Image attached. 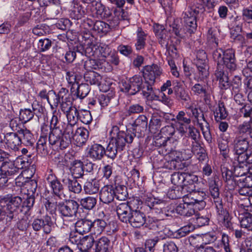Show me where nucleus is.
I'll list each match as a JSON object with an SVG mask.
<instances>
[{"label":"nucleus","instance_id":"nucleus-1","mask_svg":"<svg viewBox=\"0 0 252 252\" xmlns=\"http://www.w3.org/2000/svg\"><path fill=\"white\" fill-rule=\"evenodd\" d=\"M213 58L217 63L218 68L216 71L215 75L221 88H225L228 86V78L224 72L220 69L219 66L223 64L230 70H234L236 68L235 52L232 49L223 51L221 48L217 49L213 53Z\"/></svg>","mask_w":252,"mask_h":252},{"label":"nucleus","instance_id":"nucleus-2","mask_svg":"<svg viewBox=\"0 0 252 252\" xmlns=\"http://www.w3.org/2000/svg\"><path fill=\"white\" fill-rule=\"evenodd\" d=\"M111 139L106 148L107 156L114 159L118 152L123 151L126 143H131L133 140V135L127 132L120 131L117 126H113L110 131Z\"/></svg>","mask_w":252,"mask_h":252},{"label":"nucleus","instance_id":"nucleus-3","mask_svg":"<svg viewBox=\"0 0 252 252\" xmlns=\"http://www.w3.org/2000/svg\"><path fill=\"white\" fill-rule=\"evenodd\" d=\"M72 133L68 134L65 128L63 133L60 128H54L50 131L49 142L53 149L58 150L66 149L70 145V136Z\"/></svg>","mask_w":252,"mask_h":252},{"label":"nucleus","instance_id":"nucleus-4","mask_svg":"<svg viewBox=\"0 0 252 252\" xmlns=\"http://www.w3.org/2000/svg\"><path fill=\"white\" fill-rule=\"evenodd\" d=\"M57 207L61 217L63 220L64 224L68 225L70 221L67 220L76 216L79 207L78 203L74 200H70L65 202L59 203Z\"/></svg>","mask_w":252,"mask_h":252},{"label":"nucleus","instance_id":"nucleus-5","mask_svg":"<svg viewBox=\"0 0 252 252\" xmlns=\"http://www.w3.org/2000/svg\"><path fill=\"white\" fill-rule=\"evenodd\" d=\"M4 203L3 209L7 214L6 221H11L14 217V213L21 206L22 200L18 196H12L7 195L2 199L0 203Z\"/></svg>","mask_w":252,"mask_h":252},{"label":"nucleus","instance_id":"nucleus-6","mask_svg":"<svg viewBox=\"0 0 252 252\" xmlns=\"http://www.w3.org/2000/svg\"><path fill=\"white\" fill-rule=\"evenodd\" d=\"M25 161L21 158H17L13 162H4L0 167V172L7 179L18 175L23 168Z\"/></svg>","mask_w":252,"mask_h":252},{"label":"nucleus","instance_id":"nucleus-7","mask_svg":"<svg viewBox=\"0 0 252 252\" xmlns=\"http://www.w3.org/2000/svg\"><path fill=\"white\" fill-rule=\"evenodd\" d=\"M143 79L140 75H135L127 81L122 82L121 89L129 95H134L142 88Z\"/></svg>","mask_w":252,"mask_h":252},{"label":"nucleus","instance_id":"nucleus-8","mask_svg":"<svg viewBox=\"0 0 252 252\" xmlns=\"http://www.w3.org/2000/svg\"><path fill=\"white\" fill-rule=\"evenodd\" d=\"M199 10L194 6L188 7L186 11L182 14V18L184 24L189 28L190 32H193L197 27L196 16L198 14Z\"/></svg>","mask_w":252,"mask_h":252},{"label":"nucleus","instance_id":"nucleus-9","mask_svg":"<svg viewBox=\"0 0 252 252\" xmlns=\"http://www.w3.org/2000/svg\"><path fill=\"white\" fill-rule=\"evenodd\" d=\"M191 114H186L185 111H180L174 119L175 126L177 130L183 135L188 130V127L191 123Z\"/></svg>","mask_w":252,"mask_h":252},{"label":"nucleus","instance_id":"nucleus-10","mask_svg":"<svg viewBox=\"0 0 252 252\" xmlns=\"http://www.w3.org/2000/svg\"><path fill=\"white\" fill-rule=\"evenodd\" d=\"M198 210L203 209L206 206L204 200L206 198V193L203 191H193L183 196Z\"/></svg>","mask_w":252,"mask_h":252},{"label":"nucleus","instance_id":"nucleus-11","mask_svg":"<svg viewBox=\"0 0 252 252\" xmlns=\"http://www.w3.org/2000/svg\"><path fill=\"white\" fill-rule=\"evenodd\" d=\"M71 136H70V144L71 139L77 146L81 147L87 142L89 135V131L85 128L80 127L72 128Z\"/></svg>","mask_w":252,"mask_h":252},{"label":"nucleus","instance_id":"nucleus-12","mask_svg":"<svg viewBox=\"0 0 252 252\" xmlns=\"http://www.w3.org/2000/svg\"><path fill=\"white\" fill-rule=\"evenodd\" d=\"M161 73L160 68L157 64L145 66L143 68V76L145 83L154 84L156 79L159 76Z\"/></svg>","mask_w":252,"mask_h":252},{"label":"nucleus","instance_id":"nucleus-13","mask_svg":"<svg viewBox=\"0 0 252 252\" xmlns=\"http://www.w3.org/2000/svg\"><path fill=\"white\" fill-rule=\"evenodd\" d=\"M233 151L235 155V158L237 160V158L242 156L247 151L249 147V143L248 138L241 136H236L233 142Z\"/></svg>","mask_w":252,"mask_h":252},{"label":"nucleus","instance_id":"nucleus-14","mask_svg":"<svg viewBox=\"0 0 252 252\" xmlns=\"http://www.w3.org/2000/svg\"><path fill=\"white\" fill-rule=\"evenodd\" d=\"M231 137L228 133H222L217 139L218 147L220 150L221 155L224 158L229 157L230 152L229 143L230 141Z\"/></svg>","mask_w":252,"mask_h":252},{"label":"nucleus","instance_id":"nucleus-15","mask_svg":"<svg viewBox=\"0 0 252 252\" xmlns=\"http://www.w3.org/2000/svg\"><path fill=\"white\" fill-rule=\"evenodd\" d=\"M183 203L179 204L176 208L177 214L185 217H192L195 213V207L183 196Z\"/></svg>","mask_w":252,"mask_h":252},{"label":"nucleus","instance_id":"nucleus-16","mask_svg":"<svg viewBox=\"0 0 252 252\" xmlns=\"http://www.w3.org/2000/svg\"><path fill=\"white\" fill-rule=\"evenodd\" d=\"M86 52L90 54V56L107 58L110 55L112 50L108 46L105 44L99 46L93 45L92 47L87 48Z\"/></svg>","mask_w":252,"mask_h":252},{"label":"nucleus","instance_id":"nucleus-17","mask_svg":"<svg viewBox=\"0 0 252 252\" xmlns=\"http://www.w3.org/2000/svg\"><path fill=\"white\" fill-rule=\"evenodd\" d=\"M133 211L127 203H120L116 207V212L119 219L125 223H127L129 221Z\"/></svg>","mask_w":252,"mask_h":252},{"label":"nucleus","instance_id":"nucleus-18","mask_svg":"<svg viewBox=\"0 0 252 252\" xmlns=\"http://www.w3.org/2000/svg\"><path fill=\"white\" fill-rule=\"evenodd\" d=\"M84 77L91 84L98 86L100 90L102 92H107L109 89V85L104 86L101 84L102 77L94 71H89L85 74Z\"/></svg>","mask_w":252,"mask_h":252},{"label":"nucleus","instance_id":"nucleus-19","mask_svg":"<svg viewBox=\"0 0 252 252\" xmlns=\"http://www.w3.org/2000/svg\"><path fill=\"white\" fill-rule=\"evenodd\" d=\"M51 219L48 215H46L44 220L36 219L32 223V228L35 231H39L42 228L44 232L49 233L51 231Z\"/></svg>","mask_w":252,"mask_h":252},{"label":"nucleus","instance_id":"nucleus-20","mask_svg":"<svg viewBox=\"0 0 252 252\" xmlns=\"http://www.w3.org/2000/svg\"><path fill=\"white\" fill-rule=\"evenodd\" d=\"M87 156L94 160H100L106 154V150L100 144H94L87 149Z\"/></svg>","mask_w":252,"mask_h":252},{"label":"nucleus","instance_id":"nucleus-21","mask_svg":"<svg viewBox=\"0 0 252 252\" xmlns=\"http://www.w3.org/2000/svg\"><path fill=\"white\" fill-rule=\"evenodd\" d=\"M46 180L52 188L54 194L61 198L63 195V187L56 176L50 174L48 175Z\"/></svg>","mask_w":252,"mask_h":252},{"label":"nucleus","instance_id":"nucleus-22","mask_svg":"<svg viewBox=\"0 0 252 252\" xmlns=\"http://www.w3.org/2000/svg\"><path fill=\"white\" fill-rule=\"evenodd\" d=\"M80 69L76 66L71 70L67 72L66 79L68 83L71 86V89H75L76 86L80 83L82 79Z\"/></svg>","mask_w":252,"mask_h":252},{"label":"nucleus","instance_id":"nucleus-23","mask_svg":"<svg viewBox=\"0 0 252 252\" xmlns=\"http://www.w3.org/2000/svg\"><path fill=\"white\" fill-rule=\"evenodd\" d=\"M65 114L68 121V124L65 128L66 132L69 134L72 132V128L75 127V124L79 119V112L74 107L65 113Z\"/></svg>","mask_w":252,"mask_h":252},{"label":"nucleus","instance_id":"nucleus-24","mask_svg":"<svg viewBox=\"0 0 252 252\" xmlns=\"http://www.w3.org/2000/svg\"><path fill=\"white\" fill-rule=\"evenodd\" d=\"M128 222L134 227H140L146 222V216L143 213L135 210L132 211Z\"/></svg>","mask_w":252,"mask_h":252},{"label":"nucleus","instance_id":"nucleus-25","mask_svg":"<svg viewBox=\"0 0 252 252\" xmlns=\"http://www.w3.org/2000/svg\"><path fill=\"white\" fill-rule=\"evenodd\" d=\"M115 191L112 186H105L100 190L99 193L100 200L105 204H109L114 198Z\"/></svg>","mask_w":252,"mask_h":252},{"label":"nucleus","instance_id":"nucleus-26","mask_svg":"<svg viewBox=\"0 0 252 252\" xmlns=\"http://www.w3.org/2000/svg\"><path fill=\"white\" fill-rule=\"evenodd\" d=\"M4 140L7 146L14 150H17L21 145L18 134L16 133H7L4 136Z\"/></svg>","mask_w":252,"mask_h":252},{"label":"nucleus","instance_id":"nucleus-27","mask_svg":"<svg viewBox=\"0 0 252 252\" xmlns=\"http://www.w3.org/2000/svg\"><path fill=\"white\" fill-rule=\"evenodd\" d=\"M92 223L91 234L95 238L102 233L107 225L105 220L102 219H96L92 221Z\"/></svg>","mask_w":252,"mask_h":252},{"label":"nucleus","instance_id":"nucleus-28","mask_svg":"<svg viewBox=\"0 0 252 252\" xmlns=\"http://www.w3.org/2000/svg\"><path fill=\"white\" fill-rule=\"evenodd\" d=\"M92 220L88 219H80L75 223V230L80 234H84L91 232Z\"/></svg>","mask_w":252,"mask_h":252},{"label":"nucleus","instance_id":"nucleus-29","mask_svg":"<svg viewBox=\"0 0 252 252\" xmlns=\"http://www.w3.org/2000/svg\"><path fill=\"white\" fill-rule=\"evenodd\" d=\"M99 183L96 179H91L87 181L83 186V191L85 194H95L99 190Z\"/></svg>","mask_w":252,"mask_h":252},{"label":"nucleus","instance_id":"nucleus-30","mask_svg":"<svg viewBox=\"0 0 252 252\" xmlns=\"http://www.w3.org/2000/svg\"><path fill=\"white\" fill-rule=\"evenodd\" d=\"M21 144L26 146H32L34 142L32 134L27 129H23L18 133Z\"/></svg>","mask_w":252,"mask_h":252},{"label":"nucleus","instance_id":"nucleus-31","mask_svg":"<svg viewBox=\"0 0 252 252\" xmlns=\"http://www.w3.org/2000/svg\"><path fill=\"white\" fill-rule=\"evenodd\" d=\"M110 247V240L107 237L102 236L95 242L96 252H108Z\"/></svg>","mask_w":252,"mask_h":252},{"label":"nucleus","instance_id":"nucleus-32","mask_svg":"<svg viewBox=\"0 0 252 252\" xmlns=\"http://www.w3.org/2000/svg\"><path fill=\"white\" fill-rule=\"evenodd\" d=\"M146 37L147 33L144 32L141 28L138 27L136 31V39L135 43L136 50L140 51L145 48Z\"/></svg>","mask_w":252,"mask_h":252},{"label":"nucleus","instance_id":"nucleus-33","mask_svg":"<svg viewBox=\"0 0 252 252\" xmlns=\"http://www.w3.org/2000/svg\"><path fill=\"white\" fill-rule=\"evenodd\" d=\"M63 182L67 187L69 191L75 193H79L82 190L81 185L75 179L64 178Z\"/></svg>","mask_w":252,"mask_h":252},{"label":"nucleus","instance_id":"nucleus-34","mask_svg":"<svg viewBox=\"0 0 252 252\" xmlns=\"http://www.w3.org/2000/svg\"><path fill=\"white\" fill-rule=\"evenodd\" d=\"M192 154L196 156L197 159L199 161H203L206 158V154L204 150L202 148L198 141H192L191 150Z\"/></svg>","mask_w":252,"mask_h":252},{"label":"nucleus","instance_id":"nucleus-35","mask_svg":"<svg viewBox=\"0 0 252 252\" xmlns=\"http://www.w3.org/2000/svg\"><path fill=\"white\" fill-rule=\"evenodd\" d=\"M175 157L174 160L176 161H181L182 160H188L192 157V152L190 149H183L181 151H174L171 154Z\"/></svg>","mask_w":252,"mask_h":252},{"label":"nucleus","instance_id":"nucleus-36","mask_svg":"<svg viewBox=\"0 0 252 252\" xmlns=\"http://www.w3.org/2000/svg\"><path fill=\"white\" fill-rule=\"evenodd\" d=\"M71 174L74 178H79L84 175L83 163L80 160H75L70 169Z\"/></svg>","mask_w":252,"mask_h":252},{"label":"nucleus","instance_id":"nucleus-37","mask_svg":"<svg viewBox=\"0 0 252 252\" xmlns=\"http://www.w3.org/2000/svg\"><path fill=\"white\" fill-rule=\"evenodd\" d=\"M191 91L194 94L204 96L206 98L208 95V87L203 83H196L191 88Z\"/></svg>","mask_w":252,"mask_h":252},{"label":"nucleus","instance_id":"nucleus-38","mask_svg":"<svg viewBox=\"0 0 252 252\" xmlns=\"http://www.w3.org/2000/svg\"><path fill=\"white\" fill-rule=\"evenodd\" d=\"M144 200L146 205L150 208H152L157 205H164L166 203V201L164 199L155 197L151 194H147Z\"/></svg>","mask_w":252,"mask_h":252},{"label":"nucleus","instance_id":"nucleus-39","mask_svg":"<svg viewBox=\"0 0 252 252\" xmlns=\"http://www.w3.org/2000/svg\"><path fill=\"white\" fill-rule=\"evenodd\" d=\"M105 7L101 3L96 1L93 4V6L90 8H86L87 11L90 13V15L94 17L101 16L104 12Z\"/></svg>","mask_w":252,"mask_h":252},{"label":"nucleus","instance_id":"nucleus-40","mask_svg":"<svg viewBox=\"0 0 252 252\" xmlns=\"http://www.w3.org/2000/svg\"><path fill=\"white\" fill-rule=\"evenodd\" d=\"M86 14V11L83 7L78 3H74L72 9L70 10V17L74 19L78 20L81 19Z\"/></svg>","mask_w":252,"mask_h":252},{"label":"nucleus","instance_id":"nucleus-41","mask_svg":"<svg viewBox=\"0 0 252 252\" xmlns=\"http://www.w3.org/2000/svg\"><path fill=\"white\" fill-rule=\"evenodd\" d=\"M175 132L174 127L171 126H167L161 128L160 130L161 136L164 138V141H174L175 140L173 137Z\"/></svg>","mask_w":252,"mask_h":252},{"label":"nucleus","instance_id":"nucleus-42","mask_svg":"<svg viewBox=\"0 0 252 252\" xmlns=\"http://www.w3.org/2000/svg\"><path fill=\"white\" fill-rule=\"evenodd\" d=\"M227 116V113L226 111L223 102L219 103L218 107L214 112L215 119L216 121L219 122L221 120L225 119Z\"/></svg>","mask_w":252,"mask_h":252},{"label":"nucleus","instance_id":"nucleus-43","mask_svg":"<svg viewBox=\"0 0 252 252\" xmlns=\"http://www.w3.org/2000/svg\"><path fill=\"white\" fill-rule=\"evenodd\" d=\"M230 237L224 233H221L220 244L215 246L216 248H223L225 252H232L230 244Z\"/></svg>","mask_w":252,"mask_h":252},{"label":"nucleus","instance_id":"nucleus-44","mask_svg":"<svg viewBox=\"0 0 252 252\" xmlns=\"http://www.w3.org/2000/svg\"><path fill=\"white\" fill-rule=\"evenodd\" d=\"M240 224L242 228L246 229L248 231H252V214L246 212L241 218Z\"/></svg>","mask_w":252,"mask_h":252},{"label":"nucleus","instance_id":"nucleus-45","mask_svg":"<svg viewBox=\"0 0 252 252\" xmlns=\"http://www.w3.org/2000/svg\"><path fill=\"white\" fill-rule=\"evenodd\" d=\"M174 90L178 98L187 101L189 98L188 93L182 87V85L179 82H176V85L174 87Z\"/></svg>","mask_w":252,"mask_h":252},{"label":"nucleus","instance_id":"nucleus-46","mask_svg":"<svg viewBox=\"0 0 252 252\" xmlns=\"http://www.w3.org/2000/svg\"><path fill=\"white\" fill-rule=\"evenodd\" d=\"M96 202L97 199L95 197L88 196L81 199L80 204L84 208L87 210H91L95 207Z\"/></svg>","mask_w":252,"mask_h":252},{"label":"nucleus","instance_id":"nucleus-47","mask_svg":"<svg viewBox=\"0 0 252 252\" xmlns=\"http://www.w3.org/2000/svg\"><path fill=\"white\" fill-rule=\"evenodd\" d=\"M114 197L119 200H125L128 195L127 189L125 186L119 185L116 187L114 190Z\"/></svg>","mask_w":252,"mask_h":252},{"label":"nucleus","instance_id":"nucleus-48","mask_svg":"<svg viewBox=\"0 0 252 252\" xmlns=\"http://www.w3.org/2000/svg\"><path fill=\"white\" fill-rule=\"evenodd\" d=\"M194 216L191 219L192 221L196 224V225L201 227L208 224L209 218L208 217L201 215L197 211L195 212Z\"/></svg>","mask_w":252,"mask_h":252},{"label":"nucleus","instance_id":"nucleus-49","mask_svg":"<svg viewBox=\"0 0 252 252\" xmlns=\"http://www.w3.org/2000/svg\"><path fill=\"white\" fill-rule=\"evenodd\" d=\"M76 94L77 96L80 98H83L89 94L90 90L88 85L83 83H79L76 86Z\"/></svg>","mask_w":252,"mask_h":252},{"label":"nucleus","instance_id":"nucleus-50","mask_svg":"<svg viewBox=\"0 0 252 252\" xmlns=\"http://www.w3.org/2000/svg\"><path fill=\"white\" fill-rule=\"evenodd\" d=\"M184 172H175L172 175L171 178L172 184L182 188L184 186Z\"/></svg>","mask_w":252,"mask_h":252},{"label":"nucleus","instance_id":"nucleus-51","mask_svg":"<svg viewBox=\"0 0 252 252\" xmlns=\"http://www.w3.org/2000/svg\"><path fill=\"white\" fill-rule=\"evenodd\" d=\"M196 67L198 69L199 78L200 80L206 78L209 74V67L207 63H196Z\"/></svg>","mask_w":252,"mask_h":252},{"label":"nucleus","instance_id":"nucleus-52","mask_svg":"<svg viewBox=\"0 0 252 252\" xmlns=\"http://www.w3.org/2000/svg\"><path fill=\"white\" fill-rule=\"evenodd\" d=\"M94 29L99 33H106L110 30V26L104 22L97 21L94 25Z\"/></svg>","mask_w":252,"mask_h":252},{"label":"nucleus","instance_id":"nucleus-53","mask_svg":"<svg viewBox=\"0 0 252 252\" xmlns=\"http://www.w3.org/2000/svg\"><path fill=\"white\" fill-rule=\"evenodd\" d=\"M36 149L38 152L43 155L47 154V146L45 137L40 136L37 142Z\"/></svg>","mask_w":252,"mask_h":252},{"label":"nucleus","instance_id":"nucleus-54","mask_svg":"<svg viewBox=\"0 0 252 252\" xmlns=\"http://www.w3.org/2000/svg\"><path fill=\"white\" fill-rule=\"evenodd\" d=\"M84 67L89 71H92L91 70L101 69L102 68V64L97 60L91 59L85 62Z\"/></svg>","mask_w":252,"mask_h":252},{"label":"nucleus","instance_id":"nucleus-55","mask_svg":"<svg viewBox=\"0 0 252 252\" xmlns=\"http://www.w3.org/2000/svg\"><path fill=\"white\" fill-rule=\"evenodd\" d=\"M182 187L176 186L169 189L167 193L168 197L171 199H176L182 197Z\"/></svg>","mask_w":252,"mask_h":252},{"label":"nucleus","instance_id":"nucleus-56","mask_svg":"<svg viewBox=\"0 0 252 252\" xmlns=\"http://www.w3.org/2000/svg\"><path fill=\"white\" fill-rule=\"evenodd\" d=\"M34 116V113L30 109H22L20 111L19 118L23 123L31 120Z\"/></svg>","mask_w":252,"mask_h":252},{"label":"nucleus","instance_id":"nucleus-57","mask_svg":"<svg viewBox=\"0 0 252 252\" xmlns=\"http://www.w3.org/2000/svg\"><path fill=\"white\" fill-rule=\"evenodd\" d=\"M23 121L20 118H15L11 120L9 123V126L11 129L14 131H17L18 133L22 130Z\"/></svg>","mask_w":252,"mask_h":252},{"label":"nucleus","instance_id":"nucleus-58","mask_svg":"<svg viewBox=\"0 0 252 252\" xmlns=\"http://www.w3.org/2000/svg\"><path fill=\"white\" fill-rule=\"evenodd\" d=\"M78 119L86 125L90 124L93 120L90 112L87 110L80 111Z\"/></svg>","mask_w":252,"mask_h":252},{"label":"nucleus","instance_id":"nucleus-59","mask_svg":"<svg viewBox=\"0 0 252 252\" xmlns=\"http://www.w3.org/2000/svg\"><path fill=\"white\" fill-rule=\"evenodd\" d=\"M115 95V94L113 92L111 93V95L101 94L98 96V101L100 105L102 107H105L107 106L110 102L111 99Z\"/></svg>","mask_w":252,"mask_h":252},{"label":"nucleus","instance_id":"nucleus-60","mask_svg":"<svg viewBox=\"0 0 252 252\" xmlns=\"http://www.w3.org/2000/svg\"><path fill=\"white\" fill-rule=\"evenodd\" d=\"M94 236L90 235L84 237L81 240V243L83 247L86 250L91 249L94 243Z\"/></svg>","mask_w":252,"mask_h":252},{"label":"nucleus","instance_id":"nucleus-61","mask_svg":"<svg viewBox=\"0 0 252 252\" xmlns=\"http://www.w3.org/2000/svg\"><path fill=\"white\" fill-rule=\"evenodd\" d=\"M184 186L192 185L198 181L197 176L193 174L184 172Z\"/></svg>","mask_w":252,"mask_h":252},{"label":"nucleus","instance_id":"nucleus-62","mask_svg":"<svg viewBox=\"0 0 252 252\" xmlns=\"http://www.w3.org/2000/svg\"><path fill=\"white\" fill-rule=\"evenodd\" d=\"M238 129L240 133H249L250 135V132L252 131V121L244 122L239 125Z\"/></svg>","mask_w":252,"mask_h":252},{"label":"nucleus","instance_id":"nucleus-63","mask_svg":"<svg viewBox=\"0 0 252 252\" xmlns=\"http://www.w3.org/2000/svg\"><path fill=\"white\" fill-rule=\"evenodd\" d=\"M147 84L146 87H145L143 85H142V88L141 89L142 90V94L147 99H151L153 98L152 95L154 93L153 89L152 87L153 84Z\"/></svg>","mask_w":252,"mask_h":252},{"label":"nucleus","instance_id":"nucleus-64","mask_svg":"<svg viewBox=\"0 0 252 252\" xmlns=\"http://www.w3.org/2000/svg\"><path fill=\"white\" fill-rule=\"evenodd\" d=\"M239 163H247L249 164H252V153H248L247 152L245 154L242 155L237 158V160Z\"/></svg>","mask_w":252,"mask_h":252}]
</instances>
